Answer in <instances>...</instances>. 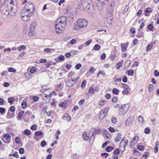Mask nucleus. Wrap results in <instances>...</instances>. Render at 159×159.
Returning a JSON list of instances; mask_svg holds the SVG:
<instances>
[{"instance_id": "0e129e2a", "label": "nucleus", "mask_w": 159, "mask_h": 159, "mask_svg": "<svg viewBox=\"0 0 159 159\" xmlns=\"http://www.w3.org/2000/svg\"><path fill=\"white\" fill-rule=\"evenodd\" d=\"M105 102V101L104 100H101L98 102V104L100 106H102L104 105Z\"/></svg>"}, {"instance_id": "13d9d810", "label": "nucleus", "mask_w": 159, "mask_h": 159, "mask_svg": "<svg viewBox=\"0 0 159 159\" xmlns=\"http://www.w3.org/2000/svg\"><path fill=\"white\" fill-rule=\"evenodd\" d=\"M37 126L36 125H33L30 128V129L32 130H34L36 129Z\"/></svg>"}, {"instance_id": "a211bd4d", "label": "nucleus", "mask_w": 159, "mask_h": 159, "mask_svg": "<svg viewBox=\"0 0 159 159\" xmlns=\"http://www.w3.org/2000/svg\"><path fill=\"white\" fill-rule=\"evenodd\" d=\"M82 137L85 140H87L89 139L90 138L89 136L88 135L87 133L86 132L84 133L82 135Z\"/></svg>"}, {"instance_id": "6e6552de", "label": "nucleus", "mask_w": 159, "mask_h": 159, "mask_svg": "<svg viewBox=\"0 0 159 159\" xmlns=\"http://www.w3.org/2000/svg\"><path fill=\"white\" fill-rule=\"evenodd\" d=\"M82 8L86 11L89 10L90 7V3L87 2H84L81 4Z\"/></svg>"}, {"instance_id": "338daca9", "label": "nucleus", "mask_w": 159, "mask_h": 159, "mask_svg": "<svg viewBox=\"0 0 159 159\" xmlns=\"http://www.w3.org/2000/svg\"><path fill=\"white\" fill-rule=\"evenodd\" d=\"M58 59L60 60L63 61L65 59V57L63 55H60L58 57Z\"/></svg>"}, {"instance_id": "c85d7f7f", "label": "nucleus", "mask_w": 159, "mask_h": 159, "mask_svg": "<svg viewBox=\"0 0 159 159\" xmlns=\"http://www.w3.org/2000/svg\"><path fill=\"white\" fill-rule=\"evenodd\" d=\"M138 141H136L134 143H133L132 141H131L129 143V146L130 148H132L134 147L135 144H137Z\"/></svg>"}, {"instance_id": "8fccbe9b", "label": "nucleus", "mask_w": 159, "mask_h": 159, "mask_svg": "<svg viewBox=\"0 0 159 159\" xmlns=\"http://www.w3.org/2000/svg\"><path fill=\"white\" fill-rule=\"evenodd\" d=\"M106 133H107L106 134V133H105L104 136H105V137L107 138H109V137L110 136V134L107 131H106Z\"/></svg>"}, {"instance_id": "774afa93", "label": "nucleus", "mask_w": 159, "mask_h": 159, "mask_svg": "<svg viewBox=\"0 0 159 159\" xmlns=\"http://www.w3.org/2000/svg\"><path fill=\"white\" fill-rule=\"evenodd\" d=\"M52 157V155L51 154H49L46 157V159H51Z\"/></svg>"}, {"instance_id": "393cba45", "label": "nucleus", "mask_w": 159, "mask_h": 159, "mask_svg": "<svg viewBox=\"0 0 159 159\" xmlns=\"http://www.w3.org/2000/svg\"><path fill=\"white\" fill-rule=\"evenodd\" d=\"M128 142L129 141L128 140H127L126 141H125L122 144V145H123V149L122 150V152H123L125 150V146L126 145H127L128 144Z\"/></svg>"}, {"instance_id": "b1692460", "label": "nucleus", "mask_w": 159, "mask_h": 159, "mask_svg": "<svg viewBox=\"0 0 159 159\" xmlns=\"http://www.w3.org/2000/svg\"><path fill=\"white\" fill-rule=\"evenodd\" d=\"M113 149V147L110 146H107L106 148V150L107 152L111 151Z\"/></svg>"}, {"instance_id": "de8ad7c7", "label": "nucleus", "mask_w": 159, "mask_h": 159, "mask_svg": "<svg viewBox=\"0 0 159 159\" xmlns=\"http://www.w3.org/2000/svg\"><path fill=\"white\" fill-rule=\"evenodd\" d=\"M85 101V99H83L80 100L79 102V105L80 106L82 105L83 104L84 102Z\"/></svg>"}, {"instance_id": "a878e982", "label": "nucleus", "mask_w": 159, "mask_h": 159, "mask_svg": "<svg viewBox=\"0 0 159 159\" xmlns=\"http://www.w3.org/2000/svg\"><path fill=\"white\" fill-rule=\"evenodd\" d=\"M143 34L141 31V30H139L136 36L139 38H140L141 37L143 36Z\"/></svg>"}, {"instance_id": "bb28decb", "label": "nucleus", "mask_w": 159, "mask_h": 159, "mask_svg": "<svg viewBox=\"0 0 159 159\" xmlns=\"http://www.w3.org/2000/svg\"><path fill=\"white\" fill-rule=\"evenodd\" d=\"M130 64L131 61L130 60H128L126 61L125 63V65L127 66L126 67H125V68H127L129 67V65H130Z\"/></svg>"}, {"instance_id": "e2e57ef3", "label": "nucleus", "mask_w": 159, "mask_h": 159, "mask_svg": "<svg viewBox=\"0 0 159 159\" xmlns=\"http://www.w3.org/2000/svg\"><path fill=\"white\" fill-rule=\"evenodd\" d=\"M106 54L104 53H103L102 54V55L101 56V59L102 60H104L106 58Z\"/></svg>"}, {"instance_id": "7ed1b4c3", "label": "nucleus", "mask_w": 159, "mask_h": 159, "mask_svg": "<svg viewBox=\"0 0 159 159\" xmlns=\"http://www.w3.org/2000/svg\"><path fill=\"white\" fill-rule=\"evenodd\" d=\"M35 10L24 9L20 13V17L22 20L24 21H28L30 16L34 14Z\"/></svg>"}, {"instance_id": "c756f323", "label": "nucleus", "mask_w": 159, "mask_h": 159, "mask_svg": "<svg viewBox=\"0 0 159 159\" xmlns=\"http://www.w3.org/2000/svg\"><path fill=\"white\" fill-rule=\"evenodd\" d=\"M47 144V143L45 140H43L41 142L40 145L41 147H44Z\"/></svg>"}, {"instance_id": "a18cd8bd", "label": "nucleus", "mask_w": 159, "mask_h": 159, "mask_svg": "<svg viewBox=\"0 0 159 159\" xmlns=\"http://www.w3.org/2000/svg\"><path fill=\"white\" fill-rule=\"evenodd\" d=\"M145 11L147 13H150L152 12V9L150 8H147L145 10Z\"/></svg>"}, {"instance_id": "a19ab883", "label": "nucleus", "mask_w": 159, "mask_h": 159, "mask_svg": "<svg viewBox=\"0 0 159 159\" xmlns=\"http://www.w3.org/2000/svg\"><path fill=\"white\" fill-rule=\"evenodd\" d=\"M98 1L99 4H101L103 6L102 3L104 4L107 2V0H98Z\"/></svg>"}, {"instance_id": "3c124183", "label": "nucleus", "mask_w": 159, "mask_h": 159, "mask_svg": "<svg viewBox=\"0 0 159 159\" xmlns=\"http://www.w3.org/2000/svg\"><path fill=\"white\" fill-rule=\"evenodd\" d=\"M139 139V137L138 136H135L134 138L131 141L133 143H134L136 141H137Z\"/></svg>"}, {"instance_id": "4468645a", "label": "nucleus", "mask_w": 159, "mask_h": 159, "mask_svg": "<svg viewBox=\"0 0 159 159\" xmlns=\"http://www.w3.org/2000/svg\"><path fill=\"white\" fill-rule=\"evenodd\" d=\"M37 24L36 21H34L32 22L30 24V30H34L37 29Z\"/></svg>"}, {"instance_id": "4d7b16f0", "label": "nucleus", "mask_w": 159, "mask_h": 159, "mask_svg": "<svg viewBox=\"0 0 159 159\" xmlns=\"http://www.w3.org/2000/svg\"><path fill=\"white\" fill-rule=\"evenodd\" d=\"M110 132L111 133H113L115 131V129L113 127H110L108 128Z\"/></svg>"}, {"instance_id": "bf43d9fd", "label": "nucleus", "mask_w": 159, "mask_h": 159, "mask_svg": "<svg viewBox=\"0 0 159 159\" xmlns=\"http://www.w3.org/2000/svg\"><path fill=\"white\" fill-rule=\"evenodd\" d=\"M81 67V65L80 63L77 64L75 66V68L78 70Z\"/></svg>"}, {"instance_id": "603ef678", "label": "nucleus", "mask_w": 159, "mask_h": 159, "mask_svg": "<svg viewBox=\"0 0 159 159\" xmlns=\"http://www.w3.org/2000/svg\"><path fill=\"white\" fill-rule=\"evenodd\" d=\"M152 44H148L146 48V50L149 51L152 48Z\"/></svg>"}, {"instance_id": "1a4fd4ad", "label": "nucleus", "mask_w": 159, "mask_h": 159, "mask_svg": "<svg viewBox=\"0 0 159 159\" xmlns=\"http://www.w3.org/2000/svg\"><path fill=\"white\" fill-rule=\"evenodd\" d=\"M24 9H28L30 10H35V6L31 2H28L25 6Z\"/></svg>"}, {"instance_id": "0eeeda50", "label": "nucleus", "mask_w": 159, "mask_h": 159, "mask_svg": "<svg viewBox=\"0 0 159 159\" xmlns=\"http://www.w3.org/2000/svg\"><path fill=\"white\" fill-rule=\"evenodd\" d=\"M89 133L90 134H92L91 136L90 137V141H92L93 142L95 139L96 134V129L95 128H92L89 131Z\"/></svg>"}, {"instance_id": "f257e3e1", "label": "nucleus", "mask_w": 159, "mask_h": 159, "mask_svg": "<svg viewBox=\"0 0 159 159\" xmlns=\"http://www.w3.org/2000/svg\"><path fill=\"white\" fill-rule=\"evenodd\" d=\"M9 4L2 3L0 10L1 13L5 15H10L13 16L17 11V4L16 0H11Z\"/></svg>"}, {"instance_id": "f704fd0d", "label": "nucleus", "mask_w": 159, "mask_h": 159, "mask_svg": "<svg viewBox=\"0 0 159 159\" xmlns=\"http://www.w3.org/2000/svg\"><path fill=\"white\" fill-rule=\"evenodd\" d=\"M24 132L25 134L26 135H30L31 133V131L28 129H25Z\"/></svg>"}, {"instance_id": "052dcab7", "label": "nucleus", "mask_w": 159, "mask_h": 159, "mask_svg": "<svg viewBox=\"0 0 159 159\" xmlns=\"http://www.w3.org/2000/svg\"><path fill=\"white\" fill-rule=\"evenodd\" d=\"M36 68L35 67L32 68L30 70V72L32 74L34 73L36 71Z\"/></svg>"}, {"instance_id": "72a5a7b5", "label": "nucleus", "mask_w": 159, "mask_h": 159, "mask_svg": "<svg viewBox=\"0 0 159 159\" xmlns=\"http://www.w3.org/2000/svg\"><path fill=\"white\" fill-rule=\"evenodd\" d=\"M87 82L85 80H84L82 83L81 84V87L84 89L85 86V85L86 84Z\"/></svg>"}, {"instance_id": "aec40b11", "label": "nucleus", "mask_w": 159, "mask_h": 159, "mask_svg": "<svg viewBox=\"0 0 159 159\" xmlns=\"http://www.w3.org/2000/svg\"><path fill=\"white\" fill-rule=\"evenodd\" d=\"M24 113V111H21L19 113L18 116V117H17V118L18 120H20V119L23 116V115Z\"/></svg>"}, {"instance_id": "5fc2aeb1", "label": "nucleus", "mask_w": 159, "mask_h": 159, "mask_svg": "<svg viewBox=\"0 0 159 159\" xmlns=\"http://www.w3.org/2000/svg\"><path fill=\"white\" fill-rule=\"evenodd\" d=\"M94 90L93 88L90 87L89 90V93H90L92 94H93L94 93Z\"/></svg>"}, {"instance_id": "5701e85b", "label": "nucleus", "mask_w": 159, "mask_h": 159, "mask_svg": "<svg viewBox=\"0 0 159 159\" xmlns=\"http://www.w3.org/2000/svg\"><path fill=\"white\" fill-rule=\"evenodd\" d=\"M122 85L123 87V88L127 90H130V88L126 84L122 83Z\"/></svg>"}, {"instance_id": "864d4df0", "label": "nucleus", "mask_w": 159, "mask_h": 159, "mask_svg": "<svg viewBox=\"0 0 159 159\" xmlns=\"http://www.w3.org/2000/svg\"><path fill=\"white\" fill-rule=\"evenodd\" d=\"M110 143V142L109 141H106L102 145V148H104L108 144V143Z\"/></svg>"}, {"instance_id": "2f4dec72", "label": "nucleus", "mask_w": 159, "mask_h": 159, "mask_svg": "<svg viewBox=\"0 0 159 159\" xmlns=\"http://www.w3.org/2000/svg\"><path fill=\"white\" fill-rule=\"evenodd\" d=\"M8 99V102L10 103L11 105L12 104L14 100V99L12 97L9 98Z\"/></svg>"}, {"instance_id": "412c9836", "label": "nucleus", "mask_w": 159, "mask_h": 159, "mask_svg": "<svg viewBox=\"0 0 159 159\" xmlns=\"http://www.w3.org/2000/svg\"><path fill=\"white\" fill-rule=\"evenodd\" d=\"M112 92L114 94L118 95L119 93V91L117 89L114 88L112 90Z\"/></svg>"}, {"instance_id": "7c9ffc66", "label": "nucleus", "mask_w": 159, "mask_h": 159, "mask_svg": "<svg viewBox=\"0 0 159 159\" xmlns=\"http://www.w3.org/2000/svg\"><path fill=\"white\" fill-rule=\"evenodd\" d=\"M153 85L152 84H150L149 85V89H148V91L150 93H151L152 91H153Z\"/></svg>"}, {"instance_id": "cd10ccee", "label": "nucleus", "mask_w": 159, "mask_h": 159, "mask_svg": "<svg viewBox=\"0 0 159 159\" xmlns=\"http://www.w3.org/2000/svg\"><path fill=\"white\" fill-rule=\"evenodd\" d=\"M5 111L6 110L5 108L0 107V112L2 115H3L5 113Z\"/></svg>"}, {"instance_id": "79ce46f5", "label": "nucleus", "mask_w": 159, "mask_h": 159, "mask_svg": "<svg viewBox=\"0 0 159 159\" xmlns=\"http://www.w3.org/2000/svg\"><path fill=\"white\" fill-rule=\"evenodd\" d=\"M14 115L13 114L9 115V112L8 111L7 116V118L8 119H10L13 117Z\"/></svg>"}, {"instance_id": "9d476101", "label": "nucleus", "mask_w": 159, "mask_h": 159, "mask_svg": "<svg viewBox=\"0 0 159 159\" xmlns=\"http://www.w3.org/2000/svg\"><path fill=\"white\" fill-rule=\"evenodd\" d=\"M109 108V107L107 106L101 111L100 112V117L101 118H103L105 116L106 114L107 113Z\"/></svg>"}, {"instance_id": "dca6fc26", "label": "nucleus", "mask_w": 159, "mask_h": 159, "mask_svg": "<svg viewBox=\"0 0 159 159\" xmlns=\"http://www.w3.org/2000/svg\"><path fill=\"white\" fill-rule=\"evenodd\" d=\"M116 138L115 139V141L116 143H117L120 141L121 139L122 134L120 133H118L117 134Z\"/></svg>"}, {"instance_id": "09e8293b", "label": "nucleus", "mask_w": 159, "mask_h": 159, "mask_svg": "<svg viewBox=\"0 0 159 159\" xmlns=\"http://www.w3.org/2000/svg\"><path fill=\"white\" fill-rule=\"evenodd\" d=\"M128 74L129 75H133L134 73L133 70H129L128 71Z\"/></svg>"}, {"instance_id": "2eb2a0df", "label": "nucleus", "mask_w": 159, "mask_h": 159, "mask_svg": "<svg viewBox=\"0 0 159 159\" xmlns=\"http://www.w3.org/2000/svg\"><path fill=\"white\" fill-rule=\"evenodd\" d=\"M62 119L65 120L70 121L71 120V117L67 113L65 114L64 115Z\"/></svg>"}, {"instance_id": "58836bf2", "label": "nucleus", "mask_w": 159, "mask_h": 159, "mask_svg": "<svg viewBox=\"0 0 159 159\" xmlns=\"http://www.w3.org/2000/svg\"><path fill=\"white\" fill-rule=\"evenodd\" d=\"M15 142L16 143L19 144L20 143V139L18 137H16L15 139Z\"/></svg>"}, {"instance_id": "4be33fe9", "label": "nucleus", "mask_w": 159, "mask_h": 159, "mask_svg": "<svg viewBox=\"0 0 159 159\" xmlns=\"http://www.w3.org/2000/svg\"><path fill=\"white\" fill-rule=\"evenodd\" d=\"M26 48V46L24 45H22L18 47L17 49L19 51H21V50H24Z\"/></svg>"}, {"instance_id": "49530a36", "label": "nucleus", "mask_w": 159, "mask_h": 159, "mask_svg": "<svg viewBox=\"0 0 159 159\" xmlns=\"http://www.w3.org/2000/svg\"><path fill=\"white\" fill-rule=\"evenodd\" d=\"M26 105V103L25 102H23L21 103V106L23 109H25Z\"/></svg>"}, {"instance_id": "ea45409f", "label": "nucleus", "mask_w": 159, "mask_h": 159, "mask_svg": "<svg viewBox=\"0 0 159 159\" xmlns=\"http://www.w3.org/2000/svg\"><path fill=\"white\" fill-rule=\"evenodd\" d=\"M129 7L128 6H126L125 7L124 9L123 10L122 12L123 14L125 13L128 11L129 9Z\"/></svg>"}, {"instance_id": "473e14b6", "label": "nucleus", "mask_w": 159, "mask_h": 159, "mask_svg": "<svg viewBox=\"0 0 159 159\" xmlns=\"http://www.w3.org/2000/svg\"><path fill=\"white\" fill-rule=\"evenodd\" d=\"M100 48V46L99 44H96L93 47V49L95 50H98Z\"/></svg>"}, {"instance_id": "ddd939ff", "label": "nucleus", "mask_w": 159, "mask_h": 159, "mask_svg": "<svg viewBox=\"0 0 159 159\" xmlns=\"http://www.w3.org/2000/svg\"><path fill=\"white\" fill-rule=\"evenodd\" d=\"M134 118L133 117H129L125 121V124L127 126H129L131 125L134 121Z\"/></svg>"}, {"instance_id": "f8f14e48", "label": "nucleus", "mask_w": 159, "mask_h": 159, "mask_svg": "<svg viewBox=\"0 0 159 159\" xmlns=\"http://www.w3.org/2000/svg\"><path fill=\"white\" fill-rule=\"evenodd\" d=\"M129 44V43L127 42L125 43H121L120 46L121 50L122 52H125L126 51L127 48Z\"/></svg>"}, {"instance_id": "6e6d98bb", "label": "nucleus", "mask_w": 159, "mask_h": 159, "mask_svg": "<svg viewBox=\"0 0 159 159\" xmlns=\"http://www.w3.org/2000/svg\"><path fill=\"white\" fill-rule=\"evenodd\" d=\"M101 155L102 157H104L105 158H106L108 156L109 154L107 153L104 152L102 153Z\"/></svg>"}, {"instance_id": "c9c22d12", "label": "nucleus", "mask_w": 159, "mask_h": 159, "mask_svg": "<svg viewBox=\"0 0 159 159\" xmlns=\"http://www.w3.org/2000/svg\"><path fill=\"white\" fill-rule=\"evenodd\" d=\"M8 71L10 72L15 73L16 71V70L12 67H10L8 69Z\"/></svg>"}, {"instance_id": "37998d69", "label": "nucleus", "mask_w": 159, "mask_h": 159, "mask_svg": "<svg viewBox=\"0 0 159 159\" xmlns=\"http://www.w3.org/2000/svg\"><path fill=\"white\" fill-rule=\"evenodd\" d=\"M19 152L20 154H22L24 153L25 150L23 148H20L19 149Z\"/></svg>"}, {"instance_id": "69168bd1", "label": "nucleus", "mask_w": 159, "mask_h": 159, "mask_svg": "<svg viewBox=\"0 0 159 159\" xmlns=\"http://www.w3.org/2000/svg\"><path fill=\"white\" fill-rule=\"evenodd\" d=\"M154 74L155 76H159V73L157 70H154Z\"/></svg>"}, {"instance_id": "20e7f679", "label": "nucleus", "mask_w": 159, "mask_h": 159, "mask_svg": "<svg viewBox=\"0 0 159 159\" xmlns=\"http://www.w3.org/2000/svg\"><path fill=\"white\" fill-rule=\"evenodd\" d=\"M67 21L66 17L63 16L60 17L57 20L55 25L56 30H62L66 27Z\"/></svg>"}, {"instance_id": "f03ea898", "label": "nucleus", "mask_w": 159, "mask_h": 159, "mask_svg": "<svg viewBox=\"0 0 159 159\" xmlns=\"http://www.w3.org/2000/svg\"><path fill=\"white\" fill-rule=\"evenodd\" d=\"M88 24V21L86 19L80 18L75 22L73 28L75 30H79L85 28Z\"/></svg>"}, {"instance_id": "680f3d73", "label": "nucleus", "mask_w": 159, "mask_h": 159, "mask_svg": "<svg viewBox=\"0 0 159 159\" xmlns=\"http://www.w3.org/2000/svg\"><path fill=\"white\" fill-rule=\"evenodd\" d=\"M107 20L108 23L111 24L112 23V18L111 17H109L108 18H107Z\"/></svg>"}, {"instance_id": "4c0bfd02", "label": "nucleus", "mask_w": 159, "mask_h": 159, "mask_svg": "<svg viewBox=\"0 0 159 159\" xmlns=\"http://www.w3.org/2000/svg\"><path fill=\"white\" fill-rule=\"evenodd\" d=\"M150 130L149 128L148 127H147L145 128L144 129V132L145 134H148L150 133Z\"/></svg>"}, {"instance_id": "f3484780", "label": "nucleus", "mask_w": 159, "mask_h": 159, "mask_svg": "<svg viewBox=\"0 0 159 159\" xmlns=\"http://www.w3.org/2000/svg\"><path fill=\"white\" fill-rule=\"evenodd\" d=\"M36 33L35 30H29L28 35L29 37H32L35 35Z\"/></svg>"}, {"instance_id": "6ab92c4d", "label": "nucleus", "mask_w": 159, "mask_h": 159, "mask_svg": "<svg viewBox=\"0 0 159 159\" xmlns=\"http://www.w3.org/2000/svg\"><path fill=\"white\" fill-rule=\"evenodd\" d=\"M137 119L140 123H143L144 120L143 117L141 116H138Z\"/></svg>"}, {"instance_id": "39448f33", "label": "nucleus", "mask_w": 159, "mask_h": 159, "mask_svg": "<svg viewBox=\"0 0 159 159\" xmlns=\"http://www.w3.org/2000/svg\"><path fill=\"white\" fill-rule=\"evenodd\" d=\"M129 107V105L128 104L121 105V107L119 109L118 112L120 115H123L125 114L128 111Z\"/></svg>"}, {"instance_id": "e433bc0d", "label": "nucleus", "mask_w": 159, "mask_h": 159, "mask_svg": "<svg viewBox=\"0 0 159 159\" xmlns=\"http://www.w3.org/2000/svg\"><path fill=\"white\" fill-rule=\"evenodd\" d=\"M42 134V132L40 131H37L35 132L34 135L36 136H40Z\"/></svg>"}, {"instance_id": "423d86ee", "label": "nucleus", "mask_w": 159, "mask_h": 159, "mask_svg": "<svg viewBox=\"0 0 159 159\" xmlns=\"http://www.w3.org/2000/svg\"><path fill=\"white\" fill-rule=\"evenodd\" d=\"M75 75V74L74 72H71L69 73L68 78L69 79L70 78V79H69L68 80L65 81V84L66 86L68 87H71L73 86V84L72 83V81L71 80V79L72 78V76H74Z\"/></svg>"}, {"instance_id": "c03bdc74", "label": "nucleus", "mask_w": 159, "mask_h": 159, "mask_svg": "<svg viewBox=\"0 0 159 159\" xmlns=\"http://www.w3.org/2000/svg\"><path fill=\"white\" fill-rule=\"evenodd\" d=\"M67 104V103H66V102H60L59 104V106L61 107H66V105Z\"/></svg>"}, {"instance_id": "9b49d317", "label": "nucleus", "mask_w": 159, "mask_h": 159, "mask_svg": "<svg viewBox=\"0 0 159 159\" xmlns=\"http://www.w3.org/2000/svg\"><path fill=\"white\" fill-rule=\"evenodd\" d=\"M11 136L8 134H6L4 135V138L2 139L3 141L6 143H8L10 141Z\"/></svg>"}]
</instances>
